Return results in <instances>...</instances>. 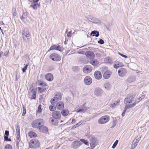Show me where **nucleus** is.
I'll return each mask as SVG.
<instances>
[{
  "instance_id": "nucleus-41",
  "label": "nucleus",
  "mask_w": 149,
  "mask_h": 149,
  "mask_svg": "<svg viewBox=\"0 0 149 149\" xmlns=\"http://www.w3.org/2000/svg\"><path fill=\"white\" fill-rule=\"evenodd\" d=\"M105 60L107 63H112V61L109 57H107L105 59Z\"/></svg>"
},
{
  "instance_id": "nucleus-43",
  "label": "nucleus",
  "mask_w": 149,
  "mask_h": 149,
  "mask_svg": "<svg viewBox=\"0 0 149 149\" xmlns=\"http://www.w3.org/2000/svg\"><path fill=\"white\" fill-rule=\"evenodd\" d=\"M29 65V63H28L27 64H26L22 69V71L24 73L26 72V70L27 69L28 66Z\"/></svg>"
},
{
  "instance_id": "nucleus-11",
  "label": "nucleus",
  "mask_w": 149,
  "mask_h": 149,
  "mask_svg": "<svg viewBox=\"0 0 149 149\" xmlns=\"http://www.w3.org/2000/svg\"><path fill=\"white\" fill-rule=\"evenodd\" d=\"M54 50L59 51L60 52H61L62 50L60 46L59 45H53L52 46L50 47L48 52H49L50 50Z\"/></svg>"
},
{
  "instance_id": "nucleus-20",
  "label": "nucleus",
  "mask_w": 149,
  "mask_h": 149,
  "mask_svg": "<svg viewBox=\"0 0 149 149\" xmlns=\"http://www.w3.org/2000/svg\"><path fill=\"white\" fill-rule=\"evenodd\" d=\"M90 146L91 147H95L97 145V141L96 139L95 138H91V140Z\"/></svg>"
},
{
  "instance_id": "nucleus-57",
  "label": "nucleus",
  "mask_w": 149,
  "mask_h": 149,
  "mask_svg": "<svg viewBox=\"0 0 149 149\" xmlns=\"http://www.w3.org/2000/svg\"><path fill=\"white\" fill-rule=\"evenodd\" d=\"M136 103L135 102L134 103L130 104L131 108L133 107L136 105Z\"/></svg>"
},
{
  "instance_id": "nucleus-9",
  "label": "nucleus",
  "mask_w": 149,
  "mask_h": 149,
  "mask_svg": "<svg viewBox=\"0 0 149 149\" xmlns=\"http://www.w3.org/2000/svg\"><path fill=\"white\" fill-rule=\"evenodd\" d=\"M81 145V143L79 141H76L72 143V147L74 149H76L78 148Z\"/></svg>"
},
{
  "instance_id": "nucleus-39",
  "label": "nucleus",
  "mask_w": 149,
  "mask_h": 149,
  "mask_svg": "<svg viewBox=\"0 0 149 149\" xmlns=\"http://www.w3.org/2000/svg\"><path fill=\"white\" fill-rule=\"evenodd\" d=\"M50 110L51 111H54L56 109V106L53 105H50L49 107Z\"/></svg>"
},
{
  "instance_id": "nucleus-64",
  "label": "nucleus",
  "mask_w": 149,
  "mask_h": 149,
  "mask_svg": "<svg viewBox=\"0 0 149 149\" xmlns=\"http://www.w3.org/2000/svg\"><path fill=\"white\" fill-rule=\"evenodd\" d=\"M125 113L124 112H123L122 113V116L123 117L125 116Z\"/></svg>"
},
{
  "instance_id": "nucleus-46",
  "label": "nucleus",
  "mask_w": 149,
  "mask_h": 149,
  "mask_svg": "<svg viewBox=\"0 0 149 149\" xmlns=\"http://www.w3.org/2000/svg\"><path fill=\"white\" fill-rule=\"evenodd\" d=\"M4 149H12V146L10 144L6 145Z\"/></svg>"
},
{
  "instance_id": "nucleus-1",
  "label": "nucleus",
  "mask_w": 149,
  "mask_h": 149,
  "mask_svg": "<svg viewBox=\"0 0 149 149\" xmlns=\"http://www.w3.org/2000/svg\"><path fill=\"white\" fill-rule=\"evenodd\" d=\"M52 116L55 119H52L51 120V122L52 124L54 125H56L58 123V122L57 119H59L61 116L60 113L57 111H55L52 113Z\"/></svg>"
},
{
  "instance_id": "nucleus-21",
  "label": "nucleus",
  "mask_w": 149,
  "mask_h": 149,
  "mask_svg": "<svg viewBox=\"0 0 149 149\" xmlns=\"http://www.w3.org/2000/svg\"><path fill=\"white\" fill-rule=\"evenodd\" d=\"M89 19H90L89 20L90 22H92L96 24H99L101 22L100 21L99 19L95 17L91 18L89 17Z\"/></svg>"
},
{
  "instance_id": "nucleus-12",
  "label": "nucleus",
  "mask_w": 149,
  "mask_h": 149,
  "mask_svg": "<svg viewBox=\"0 0 149 149\" xmlns=\"http://www.w3.org/2000/svg\"><path fill=\"white\" fill-rule=\"evenodd\" d=\"M134 96L133 95H128L127 97L124 100V102L125 104L128 103H132L133 100Z\"/></svg>"
},
{
  "instance_id": "nucleus-29",
  "label": "nucleus",
  "mask_w": 149,
  "mask_h": 149,
  "mask_svg": "<svg viewBox=\"0 0 149 149\" xmlns=\"http://www.w3.org/2000/svg\"><path fill=\"white\" fill-rule=\"evenodd\" d=\"M38 83L39 86H40L42 87H45L47 86V84L42 81L41 80H39L38 81Z\"/></svg>"
},
{
  "instance_id": "nucleus-55",
  "label": "nucleus",
  "mask_w": 149,
  "mask_h": 149,
  "mask_svg": "<svg viewBox=\"0 0 149 149\" xmlns=\"http://www.w3.org/2000/svg\"><path fill=\"white\" fill-rule=\"evenodd\" d=\"M72 31H70L68 32V33L67 34V36L69 37H71V36Z\"/></svg>"
},
{
  "instance_id": "nucleus-30",
  "label": "nucleus",
  "mask_w": 149,
  "mask_h": 149,
  "mask_svg": "<svg viewBox=\"0 0 149 149\" xmlns=\"http://www.w3.org/2000/svg\"><path fill=\"white\" fill-rule=\"evenodd\" d=\"M99 32L96 30H94L91 31L90 35L93 36H95L96 37H98L99 36Z\"/></svg>"
},
{
  "instance_id": "nucleus-52",
  "label": "nucleus",
  "mask_w": 149,
  "mask_h": 149,
  "mask_svg": "<svg viewBox=\"0 0 149 149\" xmlns=\"http://www.w3.org/2000/svg\"><path fill=\"white\" fill-rule=\"evenodd\" d=\"M9 134V132L8 130H6L5 131V135L4 136H8Z\"/></svg>"
},
{
  "instance_id": "nucleus-28",
  "label": "nucleus",
  "mask_w": 149,
  "mask_h": 149,
  "mask_svg": "<svg viewBox=\"0 0 149 149\" xmlns=\"http://www.w3.org/2000/svg\"><path fill=\"white\" fill-rule=\"evenodd\" d=\"M28 136L30 138L36 137L37 136V134L36 133L33 131H30L27 134Z\"/></svg>"
},
{
  "instance_id": "nucleus-38",
  "label": "nucleus",
  "mask_w": 149,
  "mask_h": 149,
  "mask_svg": "<svg viewBox=\"0 0 149 149\" xmlns=\"http://www.w3.org/2000/svg\"><path fill=\"white\" fill-rule=\"evenodd\" d=\"M16 130L17 135H19V134H20L19 126L18 124L16 126Z\"/></svg>"
},
{
  "instance_id": "nucleus-26",
  "label": "nucleus",
  "mask_w": 149,
  "mask_h": 149,
  "mask_svg": "<svg viewBox=\"0 0 149 149\" xmlns=\"http://www.w3.org/2000/svg\"><path fill=\"white\" fill-rule=\"evenodd\" d=\"M89 62L90 64L94 66H96L99 64L98 61L96 59L94 58L90 59Z\"/></svg>"
},
{
  "instance_id": "nucleus-44",
  "label": "nucleus",
  "mask_w": 149,
  "mask_h": 149,
  "mask_svg": "<svg viewBox=\"0 0 149 149\" xmlns=\"http://www.w3.org/2000/svg\"><path fill=\"white\" fill-rule=\"evenodd\" d=\"M23 112L22 114V116H24L25 115L26 113V109L25 106L24 105H23Z\"/></svg>"
},
{
  "instance_id": "nucleus-63",
  "label": "nucleus",
  "mask_w": 149,
  "mask_h": 149,
  "mask_svg": "<svg viewBox=\"0 0 149 149\" xmlns=\"http://www.w3.org/2000/svg\"><path fill=\"white\" fill-rule=\"evenodd\" d=\"M145 96L144 95H142L140 98L141 99V100L142 99H143L145 97Z\"/></svg>"
},
{
  "instance_id": "nucleus-37",
  "label": "nucleus",
  "mask_w": 149,
  "mask_h": 149,
  "mask_svg": "<svg viewBox=\"0 0 149 149\" xmlns=\"http://www.w3.org/2000/svg\"><path fill=\"white\" fill-rule=\"evenodd\" d=\"M38 90L40 93H42L45 92L46 90V88L45 87H40L37 88Z\"/></svg>"
},
{
  "instance_id": "nucleus-59",
  "label": "nucleus",
  "mask_w": 149,
  "mask_h": 149,
  "mask_svg": "<svg viewBox=\"0 0 149 149\" xmlns=\"http://www.w3.org/2000/svg\"><path fill=\"white\" fill-rule=\"evenodd\" d=\"M16 10H15L14 11L13 13V16H16Z\"/></svg>"
},
{
  "instance_id": "nucleus-15",
  "label": "nucleus",
  "mask_w": 149,
  "mask_h": 149,
  "mask_svg": "<svg viewBox=\"0 0 149 149\" xmlns=\"http://www.w3.org/2000/svg\"><path fill=\"white\" fill-rule=\"evenodd\" d=\"M39 0H36L35 2H33V3L30 6V7H32L33 10H36L40 6V4L38 3V2Z\"/></svg>"
},
{
  "instance_id": "nucleus-35",
  "label": "nucleus",
  "mask_w": 149,
  "mask_h": 149,
  "mask_svg": "<svg viewBox=\"0 0 149 149\" xmlns=\"http://www.w3.org/2000/svg\"><path fill=\"white\" fill-rule=\"evenodd\" d=\"M31 92L32 93V95L31 97V99H36V91L33 89H32L31 91Z\"/></svg>"
},
{
  "instance_id": "nucleus-62",
  "label": "nucleus",
  "mask_w": 149,
  "mask_h": 149,
  "mask_svg": "<svg viewBox=\"0 0 149 149\" xmlns=\"http://www.w3.org/2000/svg\"><path fill=\"white\" fill-rule=\"evenodd\" d=\"M8 52H6L4 53V55L5 56H7L8 55Z\"/></svg>"
},
{
  "instance_id": "nucleus-23",
  "label": "nucleus",
  "mask_w": 149,
  "mask_h": 149,
  "mask_svg": "<svg viewBox=\"0 0 149 149\" xmlns=\"http://www.w3.org/2000/svg\"><path fill=\"white\" fill-rule=\"evenodd\" d=\"M38 128L40 132L44 133L47 132L48 130L47 127L43 125H41Z\"/></svg>"
},
{
  "instance_id": "nucleus-60",
  "label": "nucleus",
  "mask_w": 149,
  "mask_h": 149,
  "mask_svg": "<svg viewBox=\"0 0 149 149\" xmlns=\"http://www.w3.org/2000/svg\"><path fill=\"white\" fill-rule=\"evenodd\" d=\"M75 119H74V118H73L72 120L71 123L72 124H74V123H75Z\"/></svg>"
},
{
  "instance_id": "nucleus-40",
  "label": "nucleus",
  "mask_w": 149,
  "mask_h": 149,
  "mask_svg": "<svg viewBox=\"0 0 149 149\" xmlns=\"http://www.w3.org/2000/svg\"><path fill=\"white\" fill-rule=\"evenodd\" d=\"M80 141L85 145L87 146L89 145L88 142L86 140L83 139H81Z\"/></svg>"
},
{
  "instance_id": "nucleus-32",
  "label": "nucleus",
  "mask_w": 149,
  "mask_h": 149,
  "mask_svg": "<svg viewBox=\"0 0 149 149\" xmlns=\"http://www.w3.org/2000/svg\"><path fill=\"white\" fill-rule=\"evenodd\" d=\"M28 15L27 12L26 11L24 12L22 16L20 17L21 19L23 21H24Z\"/></svg>"
},
{
  "instance_id": "nucleus-53",
  "label": "nucleus",
  "mask_w": 149,
  "mask_h": 149,
  "mask_svg": "<svg viewBox=\"0 0 149 149\" xmlns=\"http://www.w3.org/2000/svg\"><path fill=\"white\" fill-rule=\"evenodd\" d=\"M120 55L123 57L125 58H127V56L125 55H124L123 54H122L120 53H118Z\"/></svg>"
},
{
  "instance_id": "nucleus-22",
  "label": "nucleus",
  "mask_w": 149,
  "mask_h": 149,
  "mask_svg": "<svg viewBox=\"0 0 149 149\" xmlns=\"http://www.w3.org/2000/svg\"><path fill=\"white\" fill-rule=\"evenodd\" d=\"M103 91L99 88H97L95 90V94L97 96H101L103 93Z\"/></svg>"
},
{
  "instance_id": "nucleus-14",
  "label": "nucleus",
  "mask_w": 149,
  "mask_h": 149,
  "mask_svg": "<svg viewBox=\"0 0 149 149\" xmlns=\"http://www.w3.org/2000/svg\"><path fill=\"white\" fill-rule=\"evenodd\" d=\"M85 55L90 59H93L95 57V55L93 53L90 51H88L86 52Z\"/></svg>"
},
{
  "instance_id": "nucleus-2",
  "label": "nucleus",
  "mask_w": 149,
  "mask_h": 149,
  "mask_svg": "<svg viewBox=\"0 0 149 149\" xmlns=\"http://www.w3.org/2000/svg\"><path fill=\"white\" fill-rule=\"evenodd\" d=\"M40 143L38 140L36 139H31L29 143V146L32 149H36L39 147Z\"/></svg>"
},
{
  "instance_id": "nucleus-51",
  "label": "nucleus",
  "mask_w": 149,
  "mask_h": 149,
  "mask_svg": "<svg viewBox=\"0 0 149 149\" xmlns=\"http://www.w3.org/2000/svg\"><path fill=\"white\" fill-rule=\"evenodd\" d=\"M41 106L40 105L38 107V110L37 111L38 112H39V113H40L41 112L42 109L41 108Z\"/></svg>"
},
{
  "instance_id": "nucleus-25",
  "label": "nucleus",
  "mask_w": 149,
  "mask_h": 149,
  "mask_svg": "<svg viewBox=\"0 0 149 149\" xmlns=\"http://www.w3.org/2000/svg\"><path fill=\"white\" fill-rule=\"evenodd\" d=\"M140 139V138H139L136 139L135 141L134 140L133 141L131 146V148L130 149H133V148H134L137 145Z\"/></svg>"
},
{
  "instance_id": "nucleus-45",
  "label": "nucleus",
  "mask_w": 149,
  "mask_h": 149,
  "mask_svg": "<svg viewBox=\"0 0 149 149\" xmlns=\"http://www.w3.org/2000/svg\"><path fill=\"white\" fill-rule=\"evenodd\" d=\"M118 140H116V141L115 142L113 143L112 147V148L113 149H114V148H115L118 143Z\"/></svg>"
},
{
  "instance_id": "nucleus-4",
  "label": "nucleus",
  "mask_w": 149,
  "mask_h": 149,
  "mask_svg": "<svg viewBox=\"0 0 149 149\" xmlns=\"http://www.w3.org/2000/svg\"><path fill=\"white\" fill-rule=\"evenodd\" d=\"M22 38L23 40L26 42H27L30 40L29 32L27 29H24L22 31Z\"/></svg>"
},
{
  "instance_id": "nucleus-50",
  "label": "nucleus",
  "mask_w": 149,
  "mask_h": 149,
  "mask_svg": "<svg viewBox=\"0 0 149 149\" xmlns=\"http://www.w3.org/2000/svg\"><path fill=\"white\" fill-rule=\"evenodd\" d=\"M4 140L5 141H10L11 139L10 138H8V136H4Z\"/></svg>"
},
{
  "instance_id": "nucleus-56",
  "label": "nucleus",
  "mask_w": 149,
  "mask_h": 149,
  "mask_svg": "<svg viewBox=\"0 0 149 149\" xmlns=\"http://www.w3.org/2000/svg\"><path fill=\"white\" fill-rule=\"evenodd\" d=\"M125 109H128L131 108L130 105H127L125 107Z\"/></svg>"
},
{
  "instance_id": "nucleus-5",
  "label": "nucleus",
  "mask_w": 149,
  "mask_h": 149,
  "mask_svg": "<svg viewBox=\"0 0 149 149\" xmlns=\"http://www.w3.org/2000/svg\"><path fill=\"white\" fill-rule=\"evenodd\" d=\"M109 117L108 115H105L101 117L98 120L99 124H102L107 123L109 120Z\"/></svg>"
},
{
  "instance_id": "nucleus-10",
  "label": "nucleus",
  "mask_w": 149,
  "mask_h": 149,
  "mask_svg": "<svg viewBox=\"0 0 149 149\" xmlns=\"http://www.w3.org/2000/svg\"><path fill=\"white\" fill-rule=\"evenodd\" d=\"M88 108L86 107L84 105L81 106L79 108H77V112H79L81 113H84L86 110L88 109Z\"/></svg>"
},
{
  "instance_id": "nucleus-24",
  "label": "nucleus",
  "mask_w": 149,
  "mask_h": 149,
  "mask_svg": "<svg viewBox=\"0 0 149 149\" xmlns=\"http://www.w3.org/2000/svg\"><path fill=\"white\" fill-rule=\"evenodd\" d=\"M54 98L56 102L59 100H61V93H57L55 94V96Z\"/></svg>"
},
{
  "instance_id": "nucleus-7",
  "label": "nucleus",
  "mask_w": 149,
  "mask_h": 149,
  "mask_svg": "<svg viewBox=\"0 0 149 149\" xmlns=\"http://www.w3.org/2000/svg\"><path fill=\"white\" fill-rule=\"evenodd\" d=\"M127 72V71L126 69L121 68L118 70V74L120 77H123L125 76Z\"/></svg>"
},
{
  "instance_id": "nucleus-42",
  "label": "nucleus",
  "mask_w": 149,
  "mask_h": 149,
  "mask_svg": "<svg viewBox=\"0 0 149 149\" xmlns=\"http://www.w3.org/2000/svg\"><path fill=\"white\" fill-rule=\"evenodd\" d=\"M20 134L19 135H17V136L16 137L17 139V145H18L19 144V142L20 141Z\"/></svg>"
},
{
  "instance_id": "nucleus-17",
  "label": "nucleus",
  "mask_w": 149,
  "mask_h": 149,
  "mask_svg": "<svg viewBox=\"0 0 149 149\" xmlns=\"http://www.w3.org/2000/svg\"><path fill=\"white\" fill-rule=\"evenodd\" d=\"M94 75L95 78L97 80L101 79L102 77L101 73L99 71H96L94 73Z\"/></svg>"
},
{
  "instance_id": "nucleus-54",
  "label": "nucleus",
  "mask_w": 149,
  "mask_h": 149,
  "mask_svg": "<svg viewBox=\"0 0 149 149\" xmlns=\"http://www.w3.org/2000/svg\"><path fill=\"white\" fill-rule=\"evenodd\" d=\"M146 106L147 107L149 106L148 109L149 111V100H148L146 102Z\"/></svg>"
},
{
  "instance_id": "nucleus-27",
  "label": "nucleus",
  "mask_w": 149,
  "mask_h": 149,
  "mask_svg": "<svg viewBox=\"0 0 149 149\" xmlns=\"http://www.w3.org/2000/svg\"><path fill=\"white\" fill-rule=\"evenodd\" d=\"M123 66V63L120 62L116 61L113 65V67L114 68H118Z\"/></svg>"
},
{
  "instance_id": "nucleus-6",
  "label": "nucleus",
  "mask_w": 149,
  "mask_h": 149,
  "mask_svg": "<svg viewBox=\"0 0 149 149\" xmlns=\"http://www.w3.org/2000/svg\"><path fill=\"white\" fill-rule=\"evenodd\" d=\"M49 57V58L52 60L55 61H60L61 59V56L59 54L56 53L51 54Z\"/></svg>"
},
{
  "instance_id": "nucleus-48",
  "label": "nucleus",
  "mask_w": 149,
  "mask_h": 149,
  "mask_svg": "<svg viewBox=\"0 0 149 149\" xmlns=\"http://www.w3.org/2000/svg\"><path fill=\"white\" fill-rule=\"evenodd\" d=\"M50 102L53 105L55 104L56 102L54 97L51 100Z\"/></svg>"
},
{
  "instance_id": "nucleus-3",
  "label": "nucleus",
  "mask_w": 149,
  "mask_h": 149,
  "mask_svg": "<svg viewBox=\"0 0 149 149\" xmlns=\"http://www.w3.org/2000/svg\"><path fill=\"white\" fill-rule=\"evenodd\" d=\"M44 122L43 119L39 118L34 120L31 123L32 127L34 128H38L41 125H43Z\"/></svg>"
},
{
  "instance_id": "nucleus-58",
  "label": "nucleus",
  "mask_w": 149,
  "mask_h": 149,
  "mask_svg": "<svg viewBox=\"0 0 149 149\" xmlns=\"http://www.w3.org/2000/svg\"><path fill=\"white\" fill-rule=\"evenodd\" d=\"M140 98L138 99L137 100H136L135 102L136 104L138 103L139 102V101L141 100H140Z\"/></svg>"
},
{
  "instance_id": "nucleus-18",
  "label": "nucleus",
  "mask_w": 149,
  "mask_h": 149,
  "mask_svg": "<svg viewBox=\"0 0 149 149\" xmlns=\"http://www.w3.org/2000/svg\"><path fill=\"white\" fill-rule=\"evenodd\" d=\"M46 79L49 81H52L54 79L53 75L50 73L47 74L45 76Z\"/></svg>"
},
{
  "instance_id": "nucleus-61",
  "label": "nucleus",
  "mask_w": 149,
  "mask_h": 149,
  "mask_svg": "<svg viewBox=\"0 0 149 149\" xmlns=\"http://www.w3.org/2000/svg\"><path fill=\"white\" fill-rule=\"evenodd\" d=\"M113 126L111 127V128H113V127L116 125V123H115V121H113Z\"/></svg>"
},
{
  "instance_id": "nucleus-16",
  "label": "nucleus",
  "mask_w": 149,
  "mask_h": 149,
  "mask_svg": "<svg viewBox=\"0 0 149 149\" xmlns=\"http://www.w3.org/2000/svg\"><path fill=\"white\" fill-rule=\"evenodd\" d=\"M56 108L59 110H62L64 107L63 103L62 102H58L56 104Z\"/></svg>"
},
{
  "instance_id": "nucleus-31",
  "label": "nucleus",
  "mask_w": 149,
  "mask_h": 149,
  "mask_svg": "<svg viewBox=\"0 0 149 149\" xmlns=\"http://www.w3.org/2000/svg\"><path fill=\"white\" fill-rule=\"evenodd\" d=\"M104 87L107 90H109L111 87V85L110 83L106 82L104 85Z\"/></svg>"
},
{
  "instance_id": "nucleus-19",
  "label": "nucleus",
  "mask_w": 149,
  "mask_h": 149,
  "mask_svg": "<svg viewBox=\"0 0 149 149\" xmlns=\"http://www.w3.org/2000/svg\"><path fill=\"white\" fill-rule=\"evenodd\" d=\"M111 73L110 70H107L105 71L103 74V77L105 79L109 78L111 75Z\"/></svg>"
},
{
  "instance_id": "nucleus-34",
  "label": "nucleus",
  "mask_w": 149,
  "mask_h": 149,
  "mask_svg": "<svg viewBox=\"0 0 149 149\" xmlns=\"http://www.w3.org/2000/svg\"><path fill=\"white\" fill-rule=\"evenodd\" d=\"M135 78L134 76H131L129 77L127 80V81L129 83L134 82L135 81Z\"/></svg>"
},
{
  "instance_id": "nucleus-8",
  "label": "nucleus",
  "mask_w": 149,
  "mask_h": 149,
  "mask_svg": "<svg viewBox=\"0 0 149 149\" xmlns=\"http://www.w3.org/2000/svg\"><path fill=\"white\" fill-rule=\"evenodd\" d=\"M92 67L89 65H85L83 68V71L85 73H90L92 70Z\"/></svg>"
},
{
  "instance_id": "nucleus-36",
  "label": "nucleus",
  "mask_w": 149,
  "mask_h": 149,
  "mask_svg": "<svg viewBox=\"0 0 149 149\" xmlns=\"http://www.w3.org/2000/svg\"><path fill=\"white\" fill-rule=\"evenodd\" d=\"M120 100H118L116 101V102H114L113 104H111V107L112 108H114L116 106L118 105L119 104Z\"/></svg>"
},
{
  "instance_id": "nucleus-33",
  "label": "nucleus",
  "mask_w": 149,
  "mask_h": 149,
  "mask_svg": "<svg viewBox=\"0 0 149 149\" xmlns=\"http://www.w3.org/2000/svg\"><path fill=\"white\" fill-rule=\"evenodd\" d=\"M69 111L66 109H64L62 110L61 112V113L63 116H67L69 113Z\"/></svg>"
},
{
  "instance_id": "nucleus-49",
  "label": "nucleus",
  "mask_w": 149,
  "mask_h": 149,
  "mask_svg": "<svg viewBox=\"0 0 149 149\" xmlns=\"http://www.w3.org/2000/svg\"><path fill=\"white\" fill-rule=\"evenodd\" d=\"M98 43L101 44H103L104 43V41L102 39H100L98 41Z\"/></svg>"
},
{
  "instance_id": "nucleus-13",
  "label": "nucleus",
  "mask_w": 149,
  "mask_h": 149,
  "mask_svg": "<svg viewBox=\"0 0 149 149\" xmlns=\"http://www.w3.org/2000/svg\"><path fill=\"white\" fill-rule=\"evenodd\" d=\"M84 82L85 84L87 85L91 84L92 82L91 78L89 76L86 77L84 80Z\"/></svg>"
},
{
  "instance_id": "nucleus-47",
  "label": "nucleus",
  "mask_w": 149,
  "mask_h": 149,
  "mask_svg": "<svg viewBox=\"0 0 149 149\" xmlns=\"http://www.w3.org/2000/svg\"><path fill=\"white\" fill-rule=\"evenodd\" d=\"M82 123V121H80L78 123H77V124L74 125L73 127L74 128H75L76 127L79 126V125H80Z\"/></svg>"
}]
</instances>
